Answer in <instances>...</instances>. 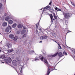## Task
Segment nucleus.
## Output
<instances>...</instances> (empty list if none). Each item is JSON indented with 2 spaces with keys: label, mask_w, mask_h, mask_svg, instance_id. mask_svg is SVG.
<instances>
[{
  "label": "nucleus",
  "mask_w": 75,
  "mask_h": 75,
  "mask_svg": "<svg viewBox=\"0 0 75 75\" xmlns=\"http://www.w3.org/2000/svg\"><path fill=\"white\" fill-rule=\"evenodd\" d=\"M1 17L0 16V20H1Z\"/></svg>",
  "instance_id": "a18cd8bd"
},
{
  "label": "nucleus",
  "mask_w": 75,
  "mask_h": 75,
  "mask_svg": "<svg viewBox=\"0 0 75 75\" xmlns=\"http://www.w3.org/2000/svg\"><path fill=\"white\" fill-rule=\"evenodd\" d=\"M5 31L6 33H8V32H9V31H10V28H6L5 30Z\"/></svg>",
  "instance_id": "f8f14e48"
},
{
  "label": "nucleus",
  "mask_w": 75,
  "mask_h": 75,
  "mask_svg": "<svg viewBox=\"0 0 75 75\" xmlns=\"http://www.w3.org/2000/svg\"><path fill=\"white\" fill-rule=\"evenodd\" d=\"M17 39H18V37L17 36H15L13 40L14 41H16L17 40Z\"/></svg>",
  "instance_id": "6ab92c4d"
},
{
  "label": "nucleus",
  "mask_w": 75,
  "mask_h": 75,
  "mask_svg": "<svg viewBox=\"0 0 75 75\" xmlns=\"http://www.w3.org/2000/svg\"><path fill=\"white\" fill-rule=\"evenodd\" d=\"M70 32H71V33H72V32H71V31L68 32H67V33L66 34H67L68 33H70Z\"/></svg>",
  "instance_id": "a19ab883"
},
{
  "label": "nucleus",
  "mask_w": 75,
  "mask_h": 75,
  "mask_svg": "<svg viewBox=\"0 0 75 75\" xmlns=\"http://www.w3.org/2000/svg\"><path fill=\"white\" fill-rule=\"evenodd\" d=\"M6 15H7V13H5V14H4V16H6Z\"/></svg>",
  "instance_id": "e433bc0d"
},
{
  "label": "nucleus",
  "mask_w": 75,
  "mask_h": 75,
  "mask_svg": "<svg viewBox=\"0 0 75 75\" xmlns=\"http://www.w3.org/2000/svg\"><path fill=\"white\" fill-rule=\"evenodd\" d=\"M8 48H10V47H11V44H8Z\"/></svg>",
  "instance_id": "5701e85b"
},
{
  "label": "nucleus",
  "mask_w": 75,
  "mask_h": 75,
  "mask_svg": "<svg viewBox=\"0 0 75 75\" xmlns=\"http://www.w3.org/2000/svg\"><path fill=\"white\" fill-rule=\"evenodd\" d=\"M9 27H10V29H11V27H10V26Z\"/></svg>",
  "instance_id": "49530a36"
},
{
  "label": "nucleus",
  "mask_w": 75,
  "mask_h": 75,
  "mask_svg": "<svg viewBox=\"0 0 75 75\" xmlns=\"http://www.w3.org/2000/svg\"><path fill=\"white\" fill-rule=\"evenodd\" d=\"M16 72H18H18L17 71V70H16Z\"/></svg>",
  "instance_id": "8fccbe9b"
},
{
  "label": "nucleus",
  "mask_w": 75,
  "mask_h": 75,
  "mask_svg": "<svg viewBox=\"0 0 75 75\" xmlns=\"http://www.w3.org/2000/svg\"><path fill=\"white\" fill-rule=\"evenodd\" d=\"M42 9H43V8H41L40 10H42Z\"/></svg>",
  "instance_id": "09e8293b"
},
{
  "label": "nucleus",
  "mask_w": 75,
  "mask_h": 75,
  "mask_svg": "<svg viewBox=\"0 0 75 75\" xmlns=\"http://www.w3.org/2000/svg\"><path fill=\"white\" fill-rule=\"evenodd\" d=\"M7 23L6 22H4L2 24V26H3V27H5L6 26H7Z\"/></svg>",
  "instance_id": "423d86ee"
},
{
  "label": "nucleus",
  "mask_w": 75,
  "mask_h": 75,
  "mask_svg": "<svg viewBox=\"0 0 75 75\" xmlns=\"http://www.w3.org/2000/svg\"><path fill=\"white\" fill-rule=\"evenodd\" d=\"M71 4H72V5H73V4H74V3H72V2H71Z\"/></svg>",
  "instance_id": "37998d69"
},
{
  "label": "nucleus",
  "mask_w": 75,
  "mask_h": 75,
  "mask_svg": "<svg viewBox=\"0 0 75 75\" xmlns=\"http://www.w3.org/2000/svg\"><path fill=\"white\" fill-rule=\"evenodd\" d=\"M54 8H55V10H57V9H58V8L57 7H56V6H54Z\"/></svg>",
  "instance_id": "b1692460"
},
{
  "label": "nucleus",
  "mask_w": 75,
  "mask_h": 75,
  "mask_svg": "<svg viewBox=\"0 0 75 75\" xmlns=\"http://www.w3.org/2000/svg\"><path fill=\"white\" fill-rule=\"evenodd\" d=\"M5 54H3L1 56V57H0V58H2V59L3 58H4L5 57Z\"/></svg>",
  "instance_id": "aec40b11"
},
{
  "label": "nucleus",
  "mask_w": 75,
  "mask_h": 75,
  "mask_svg": "<svg viewBox=\"0 0 75 75\" xmlns=\"http://www.w3.org/2000/svg\"><path fill=\"white\" fill-rule=\"evenodd\" d=\"M53 14L54 16H55V14L54 13H53Z\"/></svg>",
  "instance_id": "4c0bfd02"
},
{
  "label": "nucleus",
  "mask_w": 75,
  "mask_h": 75,
  "mask_svg": "<svg viewBox=\"0 0 75 75\" xmlns=\"http://www.w3.org/2000/svg\"><path fill=\"white\" fill-rule=\"evenodd\" d=\"M8 23L10 24H12L13 23V21L12 20H8Z\"/></svg>",
  "instance_id": "6e6552de"
},
{
  "label": "nucleus",
  "mask_w": 75,
  "mask_h": 75,
  "mask_svg": "<svg viewBox=\"0 0 75 75\" xmlns=\"http://www.w3.org/2000/svg\"><path fill=\"white\" fill-rule=\"evenodd\" d=\"M66 24H67L68 23V21H65Z\"/></svg>",
  "instance_id": "58836bf2"
},
{
  "label": "nucleus",
  "mask_w": 75,
  "mask_h": 75,
  "mask_svg": "<svg viewBox=\"0 0 75 75\" xmlns=\"http://www.w3.org/2000/svg\"><path fill=\"white\" fill-rule=\"evenodd\" d=\"M42 29L40 28L38 30V31H39V33H41V32H42Z\"/></svg>",
  "instance_id": "a878e982"
},
{
  "label": "nucleus",
  "mask_w": 75,
  "mask_h": 75,
  "mask_svg": "<svg viewBox=\"0 0 75 75\" xmlns=\"http://www.w3.org/2000/svg\"><path fill=\"white\" fill-rule=\"evenodd\" d=\"M29 52L30 54H32L33 53H35V52L34 51V50H32V51H30L29 50Z\"/></svg>",
  "instance_id": "ddd939ff"
},
{
  "label": "nucleus",
  "mask_w": 75,
  "mask_h": 75,
  "mask_svg": "<svg viewBox=\"0 0 75 75\" xmlns=\"http://www.w3.org/2000/svg\"><path fill=\"white\" fill-rule=\"evenodd\" d=\"M12 63L14 65H16V63H17V61L15 60H13L12 61Z\"/></svg>",
  "instance_id": "1a4fd4ad"
},
{
  "label": "nucleus",
  "mask_w": 75,
  "mask_h": 75,
  "mask_svg": "<svg viewBox=\"0 0 75 75\" xmlns=\"http://www.w3.org/2000/svg\"><path fill=\"white\" fill-rule=\"evenodd\" d=\"M58 52H57L55 54H54V55H52V57H56L57 55H58Z\"/></svg>",
  "instance_id": "4468645a"
},
{
  "label": "nucleus",
  "mask_w": 75,
  "mask_h": 75,
  "mask_svg": "<svg viewBox=\"0 0 75 75\" xmlns=\"http://www.w3.org/2000/svg\"><path fill=\"white\" fill-rule=\"evenodd\" d=\"M62 52H60L58 53V55L59 57H62Z\"/></svg>",
  "instance_id": "9d476101"
},
{
  "label": "nucleus",
  "mask_w": 75,
  "mask_h": 75,
  "mask_svg": "<svg viewBox=\"0 0 75 75\" xmlns=\"http://www.w3.org/2000/svg\"><path fill=\"white\" fill-rule=\"evenodd\" d=\"M27 64H26V63H25V62H24L23 63V67H27Z\"/></svg>",
  "instance_id": "4be33fe9"
},
{
  "label": "nucleus",
  "mask_w": 75,
  "mask_h": 75,
  "mask_svg": "<svg viewBox=\"0 0 75 75\" xmlns=\"http://www.w3.org/2000/svg\"><path fill=\"white\" fill-rule=\"evenodd\" d=\"M1 52V50H0V52Z\"/></svg>",
  "instance_id": "de8ad7c7"
},
{
  "label": "nucleus",
  "mask_w": 75,
  "mask_h": 75,
  "mask_svg": "<svg viewBox=\"0 0 75 75\" xmlns=\"http://www.w3.org/2000/svg\"><path fill=\"white\" fill-rule=\"evenodd\" d=\"M39 43H41L42 42V41H40L39 42Z\"/></svg>",
  "instance_id": "79ce46f5"
},
{
  "label": "nucleus",
  "mask_w": 75,
  "mask_h": 75,
  "mask_svg": "<svg viewBox=\"0 0 75 75\" xmlns=\"http://www.w3.org/2000/svg\"><path fill=\"white\" fill-rule=\"evenodd\" d=\"M53 41H54V42H56V43H57V44H58V43L57 42H56V41H55V40H53Z\"/></svg>",
  "instance_id": "ea45409f"
},
{
  "label": "nucleus",
  "mask_w": 75,
  "mask_h": 75,
  "mask_svg": "<svg viewBox=\"0 0 75 75\" xmlns=\"http://www.w3.org/2000/svg\"><path fill=\"white\" fill-rule=\"evenodd\" d=\"M38 24H36V28H38V26H39Z\"/></svg>",
  "instance_id": "473e14b6"
},
{
  "label": "nucleus",
  "mask_w": 75,
  "mask_h": 75,
  "mask_svg": "<svg viewBox=\"0 0 75 75\" xmlns=\"http://www.w3.org/2000/svg\"><path fill=\"white\" fill-rule=\"evenodd\" d=\"M26 36H27V35L25 34L23 36L22 38H24V37H26Z\"/></svg>",
  "instance_id": "bb28decb"
},
{
  "label": "nucleus",
  "mask_w": 75,
  "mask_h": 75,
  "mask_svg": "<svg viewBox=\"0 0 75 75\" xmlns=\"http://www.w3.org/2000/svg\"><path fill=\"white\" fill-rule=\"evenodd\" d=\"M48 37L47 36L45 35L42 36H41L40 37V39L41 40H45Z\"/></svg>",
  "instance_id": "20e7f679"
},
{
  "label": "nucleus",
  "mask_w": 75,
  "mask_h": 75,
  "mask_svg": "<svg viewBox=\"0 0 75 75\" xmlns=\"http://www.w3.org/2000/svg\"><path fill=\"white\" fill-rule=\"evenodd\" d=\"M11 32V31H10V33Z\"/></svg>",
  "instance_id": "864d4df0"
},
{
  "label": "nucleus",
  "mask_w": 75,
  "mask_h": 75,
  "mask_svg": "<svg viewBox=\"0 0 75 75\" xmlns=\"http://www.w3.org/2000/svg\"><path fill=\"white\" fill-rule=\"evenodd\" d=\"M63 55H67V53L65 52L64 51L63 52Z\"/></svg>",
  "instance_id": "393cba45"
},
{
  "label": "nucleus",
  "mask_w": 75,
  "mask_h": 75,
  "mask_svg": "<svg viewBox=\"0 0 75 75\" xmlns=\"http://www.w3.org/2000/svg\"><path fill=\"white\" fill-rule=\"evenodd\" d=\"M50 8V6H46V7H45V8H43V10L42 11V14H43L44 11V10H45V9H47V10H48V9H49Z\"/></svg>",
  "instance_id": "7ed1b4c3"
},
{
  "label": "nucleus",
  "mask_w": 75,
  "mask_h": 75,
  "mask_svg": "<svg viewBox=\"0 0 75 75\" xmlns=\"http://www.w3.org/2000/svg\"><path fill=\"white\" fill-rule=\"evenodd\" d=\"M0 34H1V33H0Z\"/></svg>",
  "instance_id": "5fc2aeb1"
},
{
  "label": "nucleus",
  "mask_w": 75,
  "mask_h": 75,
  "mask_svg": "<svg viewBox=\"0 0 75 75\" xmlns=\"http://www.w3.org/2000/svg\"><path fill=\"white\" fill-rule=\"evenodd\" d=\"M54 17L55 19H57V16H54Z\"/></svg>",
  "instance_id": "2f4dec72"
},
{
  "label": "nucleus",
  "mask_w": 75,
  "mask_h": 75,
  "mask_svg": "<svg viewBox=\"0 0 75 75\" xmlns=\"http://www.w3.org/2000/svg\"><path fill=\"white\" fill-rule=\"evenodd\" d=\"M51 3H52V2L50 1V2L49 3V5H51Z\"/></svg>",
  "instance_id": "c9c22d12"
},
{
  "label": "nucleus",
  "mask_w": 75,
  "mask_h": 75,
  "mask_svg": "<svg viewBox=\"0 0 75 75\" xmlns=\"http://www.w3.org/2000/svg\"><path fill=\"white\" fill-rule=\"evenodd\" d=\"M50 17L51 18V23H52V22H53V21H52V20H53V16H52V14H51L50 15Z\"/></svg>",
  "instance_id": "0eeeda50"
},
{
  "label": "nucleus",
  "mask_w": 75,
  "mask_h": 75,
  "mask_svg": "<svg viewBox=\"0 0 75 75\" xmlns=\"http://www.w3.org/2000/svg\"><path fill=\"white\" fill-rule=\"evenodd\" d=\"M10 19V17L9 16L6 17L5 18V20L6 21H8V20Z\"/></svg>",
  "instance_id": "dca6fc26"
},
{
  "label": "nucleus",
  "mask_w": 75,
  "mask_h": 75,
  "mask_svg": "<svg viewBox=\"0 0 75 75\" xmlns=\"http://www.w3.org/2000/svg\"><path fill=\"white\" fill-rule=\"evenodd\" d=\"M26 29H27V28H26V27H25V26H23V29L25 30Z\"/></svg>",
  "instance_id": "c756f323"
},
{
  "label": "nucleus",
  "mask_w": 75,
  "mask_h": 75,
  "mask_svg": "<svg viewBox=\"0 0 75 75\" xmlns=\"http://www.w3.org/2000/svg\"><path fill=\"white\" fill-rule=\"evenodd\" d=\"M63 15L64 16V17L65 18V19H68L69 18V17H71L72 15L71 13H68L67 12L63 13Z\"/></svg>",
  "instance_id": "f257e3e1"
},
{
  "label": "nucleus",
  "mask_w": 75,
  "mask_h": 75,
  "mask_svg": "<svg viewBox=\"0 0 75 75\" xmlns=\"http://www.w3.org/2000/svg\"><path fill=\"white\" fill-rule=\"evenodd\" d=\"M58 45L59 46V48L60 49H61V46H60V45H59V43H58Z\"/></svg>",
  "instance_id": "7c9ffc66"
},
{
  "label": "nucleus",
  "mask_w": 75,
  "mask_h": 75,
  "mask_svg": "<svg viewBox=\"0 0 75 75\" xmlns=\"http://www.w3.org/2000/svg\"><path fill=\"white\" fill-rule=\"evenodd\" d=\"M2 6H3V4H2L0 3V8H1V7H2Z\"/></svg>",
  "instance_id": "c85d7f7f"
},
{
  "label": "nucleus",
  "mask_w": 75,
  "mask_h": 75,
  "mask_svg": "<svg viewBox=\"0 0 75 75\" xmlns=\"http://www.w3.org/2000/svg\"><path fill=\"white\" fill-rule=\"evenodd\" d=\"M17 26V24L14 23L12 26L13 28H16Z\"/></svg>",
  "instance_id": "2eb2a0df"
},
{
  "label": "nucleus",
  "mask_w": 75,
  "mask_h": 75,
  "mask_svg": "<svg viewBox=\"0 0 75 75\" xmlns=\"http://www.w3.org/2000/svg\"><path fill=\"white\" fill-rule=\"evenodd\" d=\"M35 61H37V60H39L38 58H35V59H34Z\"/></svg>",
  "instance_id": "cd10ccee"
},
{
  "label": "nucleus",
  "mask_w": 75,
  "mask_h": 75,
  "mask_svg": "<svg viewBox=\"0 0 75 75\" xmlns=\"http://www.w3.org/2000/svg\"><path fill=\"white\" fill-rule=\"evenodd\" d=\"M13 51H14V50H9L7 51V52L10 53V52H13Z\"/></svg>",
  "instance_id": "a211bd4d"
},
{
  "label": "nucleus",
  "mask_w": 75,
  "mask_h": 75,
  "mask_svg": "<svg viewBox=\"0 0 75 75\" xmlns=\"http://www.w3.org/2000/svg\"><path fill=\"white\" fill-rule=\"evenodd\" d=\"M53 20H55V19H53Z\"/></svg>",
  "instance_id": "3c124183"
},
{
  "label": "nucleus",
  "mask_w": 75,
  "mask_h": 75,
  "mask_svg": "<svg viewBox=\"0 0 75 75\" xmlns=\"http://www.w3.org/2000/svg\"><path fill=\"white\" fill-rule=\"evenodd\" d=\"M25 30H22L21 33V34H24V33H25Z\"/></svg>",
  "instance_id": "f3484780"
},
{
  "label": "nucleus",
  "mask_w": 75,
  "mask_h": 75,
  "mask_svg": "<svg viewBox=\"0 0 75 75\" xmlns=\"http://www.w3.org/2000/svg\"><path fill=\"white\" fill-rule=\"evenodd\" d=\"M8 59H9V61H11V58H10V57H9Z\"/></svg>",
  "instance_id": "72a5a7b5"
},
{
  "label": "nucleus",
  "mask_w": 75,
  "mask_h": 75,
  "mask_svg": "<svg viewBox=\"0 0 75 75\" xmlns=\"http://www.w3.org/2000/svg\"><path fill=\"white\" fill-rule=\"evenodd\" d=\"M51 34L53 36H54V37H55L56 36V33H52Z\"/></svg>",
  "instance_id": "412c9836"
},
{
  "label": "nucleus",
  "mask_w": 75,
  "mask_h": 75,
  "mask_svg": "<svg viewBox=\"0 0 75 75\" xmlns=\"http://www.w3.org/2000/svg\"><path fill=\"white\" fill-rule=\"evenodd\" d=\"M1 64H4V62H1Z\"/></svg>",
  "instance_id": "c03bdc74"
},
{
  "label": "nucleus",
  "mask_w": 75,
  "mask_h": 75,
  "mask_svg": "<svg viewBox=\"0 0 75 75\" xmlns=\"http://www.w3.org/2000/svg\"><path fill=\"white\" fill-rule=\"evenodd\" d=\"M23 27V25L21 24H19L18 26V28H21Z\"/></svg>",
  "instance_id": "9b49d317"
},
{
  "label": "nucleus",
  "mask_w": 75,
  "mask_h": 75,
  "mask_svg": "<svg viewBox=\"0 0 75 75\" xmlns=\"http://www.w3.org/2000/svg\"><path fill=\"white\" fill-rule=\"evenodd\" d=\"M61 11V9L58 8L57 9V11Z\"/></svg>",
  "instance_id": "f704fd0d"
},
{
  "label": "nucleus",
  "mask_w": 75,
  "mask_h": 75,
  "mask_svg": "<svg viewBox=\"0 0 75 75\" xmlns=\"http://www.w3.org/2000/svg\"><path fill=\"white\" fill-rule=\"evenodd\" d=\"M9 38L11 39H13L14 38V35L13 34H11L9 35Z\"/></svg>",
  "instance_id": "39448f33"
},
{
  "label": "nucleus",
  "mask_w": 75,
  "mask_h": 75,
  "mask_svg": "<svg viewBox=\"0 0 75 75\" xmlns=\"http://www.w3.org/2000/svg\"><path fill=\"white\" fill-rule=\"evenodd\" d=\"M19 69H20V71L19 72V74L20 75H23V73H22V66L20 65L19 66Z\"/></svg>",
  "instance_id": "f03ea898"
},
{
  "label": "nucleus",
  "mask_w": 75,
  "mask_h": 75,
  "mask_svg": "<svg viewBox=\"0 0 75 75\" xmlns=\"http://www.w3.org/2000/svg\"><path fill=\"white\" fill-rule=\"evenodd\" d=\"M53 71V70H51V71Z\"/></svg>",
  "instance_id": "603ef678"
}]
</instances>
